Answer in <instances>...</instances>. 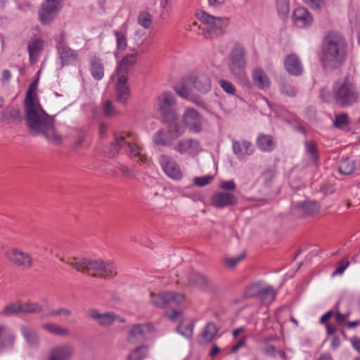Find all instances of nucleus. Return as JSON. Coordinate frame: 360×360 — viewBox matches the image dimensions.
Wrapping results in <instances>:
<instances>
[{
	"instance_id": "nucleus-11",
	"label": "nucleus",
	"mask_w": 360,
	"mask_h": 360,
	"mask_svg": "<svg viewBox=\"0 0 360 360\" xmlns=\"http://www.w3.org/2000/svg\"><path fill=\"white\" fill-rule=\"evenodd\" d=\"M59 63L61 66L74 65L79 61V56L77 51H75L68 46L64 37H60L56 45Z\"/></svg>"
},
{
	"instance_id": "nucleus-13",
	"label": "nucleus",
	"mask_w": 360,
	"mask_h": 360,
	"mask_svg": "<svg viewBox=\"0 0 360 360\" xmlns=\"http://www.w3.org/2000/svg\"><path fill=\"white\" fill-rule=\"evenodd\" d=\"M184 300L182 294L174 291L151 293V302L157 307L165 308L172 304H179Z\"/></svg>"
},
{
	"instance_id": "nucleus-51",
	"label": "nucleus",
	"mask_w": 360,
	"mask_h": 360,
	"mask_svg": "<svg viewBox=\"0 0 360 360\" xmlns=\"http://www.w3.org/2000/svg\"><path fill=\"white\" fill-rule=\"evenodd\" d=\"M18 313H22V303L20 302L9 304L4 309V314L6 316H11Z\"/></svg>"
},
{
	"instance_id": "nucleus-44",
	"label": "nucleus",
	"mask_w": 360,
	"mask_h": 360,
	"mask_svg": "<svg viewBox=\"0 0 360 360\" xmlns=\"http://www.w3.org/2000/svg\"><path fill=\"white\" fill-rule=\"evenodd\" d=\"M37 86H38V80L37 79L33 81L30 84L29 88L26 92V96L25 98L24 105L37 103V101H34V97L36 95Z\"/></svg>"
},
{
	"instance_id": "nucleus-55",
	"label": "nucleus",
	"mask_w": 360,
	"mask_h": 360,
	"mask_svg": "<svg viewBox=\"0 0 360 360\" xmlns=\"http://www.w3.org/2000/svg\"><path fill=\"white\" fill-rule=\"evenodd\" d=\"M219 187L225 192L232 193L236 189V185L233 180H222L220 181Z\"/></svg>"
},
{
	"instance_id": "nucleus-58",
	"label": "nucleus",
	"mask_w": 360,
	"mask_h": 360,
	"mask_svg": "<svg viewBox=\"0 0 360 360\" xmlns=\"http://www.w3.org/2000/svg\"><path fill=\"white\" fill-rule=\"evenodd\" d=\"M348 122V116L346 113H342L335 116L334 125L336 127L341 128L347 125Z\"/></svg>"
},
{
	"instance_id": "nucleus-53",
	"label": "nucleus",
	"mask_w": 360,
	"mask_h": 360,
	"mask_svg": "<svg viewBox=\"0 0 360 360\" xmlns=\"http://www.w3.org/2000/svg\"><path fill=\"white\" fill-rule=\"evenodd\" d=\"M261 284L255 283L251 285L248 288H246L245 291V295L247 297H257L259 298L260 290L262 288Z\"/></svg>"
},
{
	"instance_id": "nucleus-57",
	"label": "nucleus",
	"mask_w": 360,
	"mask_h": 360,
	"mask_svg": "<svg viewBox=\"0 0 360 360\" xmlns=\"http://www.w3.org/2000/svg\"><path fill=\"white\" fill-rule=\"evenodd\" d=\"M220 86L221 89L228 94L235 95L236 89L234 85L229 81L222 79L220 81Z\"/></svg>"
},
{
	"instance_id": "nucleus-25",
	"label": "nucleus",
	"mask_w": 360,
	"mask_h": 360,
	"mask_svg": "<svg viewBox=\"0 0 360 360\" xmlns=\"http://www.w3.org/2000/svg\"><path fill=\"white\" fill-rule=\"evenodd\" d=\"M292 18L295 25L300 28L308 27L313 22V18L309 11L302 7L294 11Z\"/></svg>"
},
{
	"instance_id": "nucleus-29",
	"label": "nucleus",
	"mask_w": 360,
	"mask_h": 360,
	"mask_svg": "<svg viewBox=\"0 0 360 360\" xmlns=\"http://www.w3.org/2000/svg\"><path fill=\"white\" fill-rule=\"evenodd\" d=\"M252 77L254 84L259 89L269 88L271 84L269 77L262 68H255L252 72Z\"/></svg>"
},
{
	"instance_id": "nucleus-5",
	"label": "nucleus",
	"mask_w": 360,
	"mask_h": 360,
	"mask_svg": "<svg viewBox=\"0 0 360 360\" xmlns=\"http://www.w3.org/2000/svg\"><path fill=\"white\" fill-rule=\"evenodd\" d=\"M335 103L340 107H349L360 100V91L348 78L338 80L333 85Z\"/></svg>"
},
{
	"instance_id": "nucleus-27",
	"label": "nucleus",
	"mask_w": 360,
	"mask_h": 360,
	"mask_svg": "<svg viewBox=\"0 0 360 360\" xmlns=\"http://www.w3.org/2000/svg\"><path fill=\"white\" fill-rule=\"evenodd\" d=\"M193 78L194 89L199 93L206 94L212 89V80L210 77L205 73L191 75Z\"/></svg>"
},
{
	"instance_id": "nucleus-19",
	"label": "nucleus",
	"mask_w": 360,
	"mask_h": 360,
	"mask_svg": "<svg viewBox=\"0 0 360 360\" xmlns=\"http://www.w3.org/2000/svg\"><path fill=\"white\" fill-rule=\"evenodd\" d=\"M173 149L181 155H193L200 150V144L193 139H182L177 141Z\"/></svg>"
},
{
	"instance_id": "nucleus-59",
	"label": "nucleus",
	"mask_w": 360,
	"mask_h": 360,
	"mask_svg": "<svg viewBox=\"0 0 360 360\" xmlns=\"http://www.w3.org/2000/svg\"><path fill=\"white\" fill-rule=\"evenodd\" d=\"M212 179H213L212 176L207 175V176L195 177L193 179V182L196 186L201 187V186H204L209 184L212 181Z\"/></svg>"
},
{
	"instance_id": "nucleus-37",
	"label": "nucleus",
	"mask_w": 360,
	"mask_h": 360,
	"mask_svg": "<svg viewBox=\"0 0 360 360\" xmlns=\"http://www.w3.org/2000/svg\"><path fill=\"white\" fill-rule=\"evenodd\" d=\"M276 295V290L270 285H262L259 300L264 304H270L274 301Z\"/></svg>"
},
{
	"instance_id": "nucleus-12",
	"label": "nucleus",
	"mask_w": 360,
	"mask_h": 360,
	"mask_svg": "<svg viewBox=\"0 0 360 360\" xmlns=\"http://www.w3.org/2000/svg\"><path fill=\"white\" fill-rule=\"evenodd\" d=\"M112 78L115 79L114 89L115 98L119 103L126 105L131 96V89L128 84V77L113 75Z\"/></svg>"
},
{
	"instance_id": "nucleus-61",
	"label": "nucleus",
	"mask_w": 360,
	"mask_h": 360,
	"mask_svg": "<svg viewBox=\"0 0 360 360\" xmlns=\"http://www.w3.org/2000/svg\"><path fill=\"white\" fill-rule=\"evenodd\" d=\"M274 177L275 173L271 169H268L265 171L262 175V178L264 181V183L266 186H270L271 185V183Z\"/></svg>"
},
{
	"instance_id": "nucleus-41",
	"label": "nucleus",
	"mask_w": 360,
	"mask_h": 360,
	"mask_svg": "<svg viewBox=\"0 0 360 360\" xmlns=\"http://www.w3.org/2000/svg\"><path fill=\"white\" fill-rule=\"evenodd\" d=\"M194 323H181L176 328V332L186 339H191L193 335Z\"/></svg>"
},
{
	"instance_id": "nucleus-56",
	"label": "nucleus",
	"mask_w": 360,
	"mask_h": 360,
	"mask_svg": "<svg viewBox=\"0 0 360 360\" xmlns=\"http://www.w3.org/2000/svg\"><path fill=\"white\" fill-rule=\"evenodd\" d=\"M349 261L348 258H343L337 264L336 269L333 273V276L342 274L345 271V269L349 266Z\"/></svg>"
},
{
	"instance_id": "nucleus-14",
	"label": "nucleus",
	"mask_w": 360,
	"mask_h": 360,
	"mask_svg": "<svg viewBox=\"0 0 360 360\" xmlns=\"http://www.w3.org/2000/svg\"><path fill=\"white\" fill-rule=\"evenodd\" d=\"M7 259L16 267L22 270L32 266V258L30 254L17 248H13L6 252Z\"/></svg>"
},
{
	"instance_id": "nucleus-2",
	"label": "nucleus",
	"mask_w": 360,
	"mask_h": 360,
	"mask_svg": "<svg viewBox=\"0 0 360 360\" xmlns=\"http://www.w3.org/2000/svg\"><path fill=\"white\" fill-rule=\"evenodd\" d=\"M114 141L111 143L108 156L113 157L120 150L129 151L132 156L139 157L138 163L141 166L149 165V159L143 153V148L138 136L129 130H118L114 132Z\"/></svg>"
},
{
	"instance_id": "nucleus-36",
	"label": "nucleus",
	"mask_w": 360,
	"mask_h": 360,
	"mask_svg": "<svg viewBox=\"0 0 360 360\" xmlns=\"http://www.w3.org/2000/svg\"><path fill=\"white\" fill-rule=\"evenodd\" d=\"M217 328L213 323H208L202 330L199 340L200 344L211 342L217 333Z\"/></svg>"
},
{
	"instance_id": "nucleus-34",
	"label": "nucleus",
	"mask_w": 360,
	"mask_h": 360,
	"mask_svg": "<svg viewBox=\"0 0 360 360\" xmlns=\"http://www.w3.org/2000/svg\"><path fill=\"white\" fill-rule=\"evenodd\" d=\"M153 140L158 146H171L175 139L172 138L168 129H159L154 134Z\"/></svg>"
},
{
	"instance_id": "nucleus-39",
	"label": "nucleus",
	"mask_w": 360,
	"mask_h": 360,
	"mask_svg": "<svg viewBox=\"0 0 360 360\" xmlns=\"http://www.w3.org/2000/svg\"><path fill=\"white\" fill-rule=\"evenodd\" d=\"M42 328L51 334L59 336H67L70 333L68 328L52 323L44 324Z\"/></svg>"
},
{
	"instance_id": "nucleus-63",
	"label": "nucleus",
	"mask_w": 360,
	"mask_h": 360,
	"mask_svg": "<svg viewBox=\"0 0 360 360\" xmlns=\"http://www.w3.org/2000/svg\"><path fill=\"white\" fill-rule=\"evenodd\" d=\"M335 321L338 325L341 326L344 324L346 320L350 316V313L341 314L339 311H337L335 314Z\"/></svg>"
},
{
	"instance_id": "nucleus-60",
	"label": "nucleus",
	"mask_w": 360,
	"mask_h": 360,
	"mask_svg": "<svg viewBox=\"0 0 360 360\" xmlns=\"http://www.w3.org/2000/svg\"><path fill=\"white\" fill-rule=\"evenodd\" d=\"M313 10L321 9L325 6V0H303Z\"/></svg>"
},
{
	"instance_id": "nucleus-50",
	"label": "nucleus",
	"mask_w": 360,
	"mask_h": 360,
	"mask_svg": "<svg viewBox=\"0 0 360 360\" xmlns=\"http://www.w3.org/2000/svg\"><path fill=\"white\" fill-rule=\"evenodd\" d=\"M279 88L282 94L288 96H295L297 92L295 86L285 80L281 82Z\"/></svg>"
},
{
	"instance_id": "nucleus-33",
	"label": "nucleus",
	"mask_w": 360,
	"mask_h": 360,
	"mask_svg": "<svg viewBox=\"0 0 360 360\" xmlns=\"http://www.w3.org/2000/svg\"><path fill=\"white\" fill-rule=\"evenodd\" d=\"M256 144L258 148L263 152H270L276 146V142L274 138L270 135L259 134L256 140Z\"/></svg>"
},
{
	"instance_id": "nucleus-16",
	"label": "nucleus",
	"mask_w": 360,
	"mask_h": 360,
	"mask_svg": "<svg viewBox=\"0 0 360 360\" xmlns=\"http://www.w3.org/2000/svg\"><path fill=\"white\" fill-rule=\"evenodd\" d=\"M75 354V349L72 344L63 343L51 349L48 360H72Z\"/></svg>"
},
{
	"instance_id": "nucleus-49",
	"label": "nucleus",
	"mask_w": 360,
	"mask_h": 360,
	"mask_svg": "<svg viewBox=\"0 0 360 360\" xmlns=\"http://www.w3.org/2000/svg\"><path fill=\"white\" fill-rule=\"evenodd\" d=\"M276 6L280 17L283 19L287 18L290 11L288 0H277Z\"/></svg>"
},
{
	"instance_id": "nucleus-18",
	"label": "nucleus",
	"mask_w": 360,
	"mask_h": 360,
	"mask_svg": "<svg viewBox=\"0 0 360 360\" xmlns=\"http://www.w3.org/2000/svg\"><path fill=\"white\" fill-rule=\"evenodd\" d=\"M159 161L163 171L169 178L174 180L181 179L183 175L179 166L170 156L162 155Z\"/></svg>"
},
{
	"instance_id": "nucleus-47",
	"label": "nucleus",
	"mask_w": 360,
	"mask_h": 360,
	"mask_svg": "<svg viewBox=\"0 0 360 360\" xmlns=\"http://www.w3.org/2000/svg\"><path fill=\"white\" fill-rule=\"evenodd\" d=\"M137 22L138 24L143 28L148 29L152 25V17L149 13L146 11H141L138 15Z\"/></svg>"
},
{
	"instance_id": "nucleus-45",
	"label": "nucleus",
	"mask_w": 360,
	"mask_h": 360,
	"mask_svg": "<svg viewBox=\"0 0 360 360\" xmlns=\"http://www.w3.org/2000/svg\"><path fill=\"white\" fill-rule=\"evenodd\" d=\"M50 143L54 145H60L62 143V136L56 133L53 126L50 129L46 130L41 134Z\"/></svg>"
},
{
	"instance_id": "nucleus-21",
	"label": "nucleus",
	"mask_w": 360,
	"mask_h": 360,
	"mask_svg": "<svg viewBox=\"0 0 360 360\" xmlns=\"http://www.w3.org/2000/svg\"><path fill=\"white\" fill-rule=\"evenodd\" d=\"M237 202V196L231 192L217 191L212 197V204L217 208L230 207Z\"/></svg>"
},
{
	"instance_id": "nucleus-35",
	"label": "nucleus",
	"mask_w": 360,
	"mask_h": 360,
	"mask_svg": "<svg viewBox=\"0 0 360 360\" xmlns=\"http://www.w3.org/2000/svg\"><path fill=\"white\" fill-rule=\"evenodd\" d=\"M44 41L41 38L32 39L27 45L30 59L31 61L37 60L40 52L43 50Z\"/></svg>"
},
{
	"instance_id": "nucleus-43",
	"label": "nucleus",
	"mask_w": 360,
	"mask_h": 360,
	"mask_svg": "<svg viewBox=\"0 0 360 360\" xmlns=\"http://www.w3.org/2000/svg\"><path fill=\"white\" fill-rule=\"evenodd\" d=\"M46 306L40 305L34 302L22 303V313L24 314H39L43 312Z\"/></svg>"
},
{
	"instance_id": "nucleus-23",
	"label": "nucleus",
	"mask_w": 360,
	"mask_h": 360,
	"mask_svg": "<svg viewBox=\"0 0 360 360\" xmlns=\"http://www.w3.org/2000/svg\"><path fill=\"white\" fill-rule=\"evenodd\" d=\"M320 209L319 205L315 201L304 200L293 205L294 214L298 217H307L316 214Z\"/></svg>"
},
{
	"instance_id": "nucleus-1",
	"label": "nucleus",
	"mask_w": 360,
	"mask_h": 360,
	"mask_svg": "<svg viewBox=\"0 0 360 360\" xmlns=\"http://www.w3.org/2000/svg\"><path fill=\"white\" fill-rule=\"evenodd\" d=\"M321 51L323 65L336 69L343 65L347 60L348 44L341 34L329 32L323 37Z\"/></svg>"
},
{
	"instance_id": "nucleus-10",
	"label": "nucleus",
	"mask_w": 360,
	"mask_h": 360,
	"mask_svg": "<svg viewBox=\"0 0 360 360\" xmlns=\"http://www.w3.org/2000/svg\"><path fill=\"white\" fill-rule=\"evenodd\" d=\"M155 332L156 326L153 323L135 324L129 329L127 340L131 344H137L145 341L150 335Z\"/></svg>"
},
{
	"instance_id": "nucleus-4",
	"label": "nucleus",
	"mask_w": 360,
	"mask_h": 360,
	"mask_svg": "<svg viewBox=\"0 0 360 360\" xmlns=\"http://www.w3.org/2000/svg\"><path fill=\"white\" fill-rule=\"evenodd\" d=\"M68 262L77 271L83 273L96 271L100 276L103 278L114 276L117 274L116 266L110 260L103 261L102 259L75 257Z\"/></svg>"
},
{
	"instance_id": "nucleus-24",
	"label": "nucleus",
	"mask_w": 360,
	"mask_h": 360,
	"mask_svg": "<svg viewBox=\"0 0 360 360\" xmlns=\"http://www.w3.org/2000/svg\"><path fill=\"white\" fill-rule=\"evenodd\" d=\"M138 54L139 51H134L131 53L125 55L118 63L115 75H124V76L128 77L129 69L133 68L136 63V57Z\"/></svg>"
},
{
	"instance_id": "nucleus-15",
	"label": "nucleus",
	"mask_w": 360,
	"mask_h": 360,
	"mask_svg": "<svg viewBox=\"0 0 360 360\" xmlns=\"http://www.w3.org/2000/svg\"><path fill=\"white\" fill-rule=\"evenodd\" d=\"M62 0H45L39 10V20L44 25L49 24L61 8Z\"/></svg>"
},
{
	"instance_id": "nucleus-31",
	"label": "nucleus",
	"mask_w": 360,
	"mask_h": 360,
	"mask_svg": "<svg viewBox=\"0 0 360 360\" xmlns=\"http://www.w3.org/2000/svg\"><path fill=\"white\" fill-rule=\"evenodd\" d=\"M15 336L6 326L0 324V349L13 346Z\"/></svg>"
},
{
	"instance_id": "nucleus-40",
	"label": "nucleus",
	"mask_w": 360,
	"mask_h": 360,
	"mask_svg": "<svg viewBox=\"0 0 360 360\" xmlns=\"http://www.w3.org/2000/svg\"><path fill=\"white\" fill-rule=\"evenodd\" d=\"M188 281L191 285L201 288L207 287L209 283L207 278L198 272H193L188 277Z\"/></svg>"
},
{
	"instance_id": "nucleus-3",
	"label": "nucleus",
	"mask_w": 360,
	"mask_h": 360,
	"mask_svg": "<svg viewBox=\"0 0 360 360\" xmlns=\"http://www.w3.org/2000/svg\"><path fill=\"white\" fill-rule=\"evenodd\" d=\"M24 110L26 126L33 135L41 134L53 127L52 118L42 109L39 102L24 105Z\"/></svg>"
},
{
	"instance_id": "nucleus-54",
	"label": "nucleus",
	"mask_w": 360,
	"mask_h": 360,
	"mask_svg": "<svg viewBox=\"0 0 360 360\" xmlns=\"http://www.w3.org/2000/svg\"><path fill=\"white\" fill-rule=\"evenodd\" d=\"M245 257V253L242 252L238 255H236L233 257H226L224 259L225 264L229 266L230 268L235 267L240 261H242Z\"/></svg>"
},
{
	"instance_id": "nucleus-52",
	"label": "nucleus",
	"mask_w": 360,
	"mask_h": 360,
	"mask_svg": "<svg viewBox=\"0 0 360 360\" xmlns=\"http://www.w3.org/2000/svg\"><path fill=\"white\" fill-rule=\"evenodd\" d=\"M147 347L146 346H140L134 349L129 356L128 360H142L146 355Z\"/></svg>"
},
{
	"instance_id": "nucleus-22",
	"label": "nucleus",
	"mask_w": 360,
	"mask_h": 360,
	"mask_svg": "<svg viewBox=\"0 0 360 360\" xmlns=\"http://www.w3.org/2000/svg\"><path fill=\"white\" fill-rule=\"evenodd\" d=\"M231 143L233 153L239 160H245L246 156L252 155L255 152L254 146L249 141L243 140L238 141L236 139H232Z\"/></svg>"
},
{
	"instance_id": "nucleus-32",
	"label": "nucleus",
	"mask_w": 360,
	"mask_h": 360,
	"mask_svg": "<svg viewBox=\"0 0 360 360\" xmlns=\"http://www.w3.org/2000/svg\"><path fill=\"white\" fill-rule=\"evenodd\" d=\"M20 332L27 344L30 347H37L39 343V338L37 333L30 326H22Z\"/></svg>"
},
{
	"instance_id": "nucleus-48",
	"label": "nucleus",
	"mask_w": 360,
	"mask_h": 360,
	"mask_svg": "<svg viewBox=\"0 0 360 360\" xmlns=\"http://www.w3.org/2000/svg\"><path fill=\"white\" fill-rule=\"evenodd\" d=\"M103 112L107 117H113L121 114V111L109 100L103 103Z\"/></svg>"
},
{
	"instance_id": "nucleus-7",
	"label": "nucleus",
	"mask_w": 360,
	"mask_h": 360,
	"mask_svg": "<svg viewBox=\"0 0 360 360\" xmlns=\"http://www.w3.org/2000/svg\"><path fill=\"white\" fill-rule=\"evenodd\" d=\"M246 51L243 46H236L229 56L228 64L230 72L243 84H248L249 79L245 70L247 60Z\"/></svg>"
},
{
	"instance_id": "nucleus-30",
	"label": "nucleus",
	"mask_w": 360,
	"mask_h": 360,
	"mask_svg": "<svg viewBox=\"0 0 360 360\" xmlns=\"http://www.w3.org/2000/svg\"><path fill=\"white\" fill-rule=\"evenodd\" d=\"M127 30L128 23L127 21L122 24L119 30H113L116 39V48L119 51H123L127 46Z\"/></svg>"
},
{
	"instance_id": "nucleus-42",
	"label": "nucleus",
	"mask_w": 360,
	"mask_h": 360,
	"mask_svg": "<svg viewBox=\"0 0 360 360\" xmlns=\"http://www.w3.org/2000/svg\"><path fill=\"white\" fill-rule=\"evenodd\" d=\"M355 169L354 161L349 158H342L339 163L338 170L341 174H351Z\"/></svg>"
},
{
	"instance_id": "nucleus-6",
	"label": "nucleus",
	"mask_w": 360,
	"mask_h": 360,
	"mask_svg": "<svg viewBox=\"0 0 360 360\" xmlns=\"http://www.w3.org/2000/svg\"><path fill=\"white\" fill-rule=\"evenodd\" d=\"M198 17L202 24L199 26V30L205 38L212 39L224 34L228 23L227 18H216L204 11L198 13Z\"/></svg>"
},
{
	"instance_id": "nucleus-28",
	"label": "nucleus",
	"mask_w": 360,
	"mask_h": 360,
	"mask_svg": "<svg viewBox=\"0 0 360 360\" xmlns=\"http://www.w3.org/2000/svg\"><path fill=\"white\" fill-rule=\"evenodd\" d=\"M89 62V72L92 77L97 81L101 80L104 77L105 67L102 59L96 56L91 57Z\"/></svg>"
},
{
	"instance_id": "nucleus-8",
	"label": "nucleus",
	"mask_w": 360,
	"mask_h": 360,
	"mask_svg": "<svg viewBox=\"0 0 360 360\" xmlns=\"http://www.w3.org/2000/svg\"><path fill=\"white\" fill-rule=\"evenodd\" d=\"M194 89L193 78L191 75L185 77L179 84L175 86L176 94L181 98L189 100L198 106L201 107L202 109L207 110L208 105L204 100L198 95L193 94Z\"/></svg>"
},
{
	"instance_id": "nucleus-17",
	"label": "nucleus",
	"mask_w": 360,
	"mask_h": 360,
	"mask_svg": "<svg viewBox=\"0 0 360 360\" xmlns=\"http://www.w3.org/2000/svg\"><path fill=\"white\" fill-rule=\"evenodd\" d=\"M182 122L184 127H188L192 132L198 133L202 129L201 117L194 108H186L183 115Z\"/></svg>"
},
{
	"instance_id": "nucleus-64",
	"label": "nucleus",
	"mask_w": 360,
	"mask_h": 360,
	"mask_svg": "<svg viewBox=\"0 0 360 360\" xmlns=\"http://www.w3.org/2000/svg\"><path fill=\"white\" fill-rule=\"evenodd\" d=\"M263 352L267 356L275 357L278 350L274 345L266 344L263 348Z\"/></svg>"
},
{
	"instance_id": "nucleus-20",
	"label": "nucleus",
	"mask_w": 360,
	"mask_h": 360,
	"mask_svg": "<svg viewBox=\"0 0 360 360\" xmlns=\"http://www.w3.org/2000/svg\"><path fill=\"white\" fill-rule=\"evenodd\" d=\"M89 318L96 321L98 324L103 326H109L114 322L118 321L124 323L125 321L124 318L116 315L114 312L100 313L96 309H91L88 312Z\"/></svg>"
},
{
	"instance_id": "nucleus-26",
	"label": "nucleus",
	"mask_w": 360,
	"mask_h": 360,
	"mask_svg": "<svg viewBox=\"0 0 360 360\" xmlns=\"http://www.w3.org/2000/svg\"><path fill=\"white\" fill-rule=\"evenodd\" d=\"M286 71L292 75L300 76L303 72V65L298 56L291 53L286 56L284 61Z\"/></svg>"
},
{
	"instance_id": "nucleus-9",
	"label": "nucleus",
	"mask_w": 360,
	"mask_h": 360,
	"mask_svg": "<svg viewBox=\"0 0 360 360\" xmlns=\"http://www.w3.org/2000/svg\"><path fill=\"white\" fill-rule=\"evenodd\" d=\"M156 107L165 120H176V100L173 93L164 91L157 97Z\"/></svg>"
},
{
	"instance_id": "nucleus-38",
	"label": "nucleus",
	"mask_w": 360,
	"mask_h": 360,
	"mask_svg": "<svg viewBox=\"0 0 360 360\" xmlns=\"http://www.w3.org/2000/svg\"><path fill=\"white\" fill-rule=\"evenodd\" d=\"M165 120L169 122L168 131H169L171 136H172V138L176 139L184 134L186 127H184V124H181L177 122L178 118L176 120Z\"/></svg>"
},
{
	"instance_id": "nucleus-62",
	"label": "nucleus",
	"mask_w": 360,
	"mask_h": 360,
	"mask_svg": "<svg viewBox=\"0 0 360 360\" xmlns=\"http://www.w3.org/2000/svg\"><path fill=\"white\" fill-rule=\"evenodd\" d=\"M71 314V311L67 308H61L59 309H54L51 310L47 316H68Z\"/></svg>"
},
{
	"instance_id": "nucleus-46",
	"label": "nucleus",
	"mask_w": 360,
	"mask_h": 360,
	"mask_svg": "<svg viewBox=\"0 0 360 360\" xmlns=\"http://www.w3.org/2000/svg\"><path fill=\"white\" fill-rule=\"evenodd\" d=\"M305 152L312 162H316L317 161L318 148L315 142L313 141L305 142Z\"/></svg>"
}]
</instances>
